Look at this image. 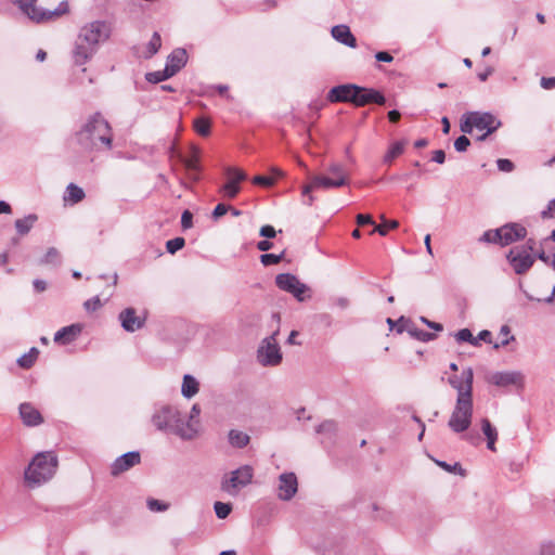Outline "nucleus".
<instances>
[{"mask_svg": "<svg viewBox=\"0 0 555 555\" xmlns=\"http://www.w3.org/2000/svg\"><path fill=\"white\" fill-rule=\"evenodd\" d=\"M385 102L386 98L378 90L358 86V92L354 100L356 106H364L371 103L384 105Z\"/></svg>", "mask_w": 555, "mask_h": 555, "instance_id": "obj_21", "label": "nucleus"}, {"mask_svg": "<svg viewBox=\"0 0 555 555\" xmlns=\"http://www.w3.org/2000/svg\"><path fill=\"white\" fill-rule=\"evenodd\" d=\"M356 221H357L358 225H360V227L366 225V224H374V220L371 215L359 214L356 217Z\"/></svg>", "mask_w": 555, "mask_h": 555, "instance_id": "obj_59", "label": "nucleus"}, {"mask_svg": "<svg viewBox=\"0 0 555 555\" xmlns=\"http://www.w3.org/2000/svg\"><path fill=\"white\" fill-rule=\"evenodd\" d=\"M77 140L86 149H112V128L108 121L100 114L95 113L89 117L86 124L77 132Z\"/></svg>", "mask_w": 555, "mask_h": 555, "instance_id": "obj_1", "label": "nucleus"}, {"mask_svg": "<svg viewBox=\"0 0 555 555\" xmlns=\"http://www.w3.org/2000/svg\"><path fill=\"white\" fill-rule=\"evenodd\" d=\"M507 260L517 274L526 273L534 263V257L525 247L512 248L507 254Z\"/></svg>", "mask_w": 555, "mask_h": 555, "instance_id": "obj_13", "label": "nucleus"}, {"mask_svg": "<svg viewBox=\"0 0 555 555\" xmlns=\"http://www.w3.org/2000/svg\"><path fill=\"white\" fill-rule=\"evenodd\" d=\"M469 145L470 141L466 135H461L454 141V149L459 153L466 152Z\"/></svg>", "mask_w": 555, "mask_h": 555, "instance_id": "obj_51", "label": "nucleus"}, {"mask_svg": "<svg viewBox=\"0 0 555 555\" xmlns=\"http://www.w3.org/2000/svg\"><path fill=\"white\" fill-rule=\"evenodd\" d=\"M399 227V222L397 220L385 221L384 224L375 225L371 231V234L378 233L382 236H385L388 232V229H396Z\"/></svg>", "mask_w": 555, "mask_h": 555, "instance_id": "obj_46", "label": "nucleus"}, {"mask_svg": "<svg viewBox=\"0 0 555 555\" xmlns=\"http://www.w3.org/2000/svg\"><path fill=\"white\" fill-rule=\"evenodd\" d=\"M254 468L250 465H243L235 470L223 476L221 480V490L229 495L235 496L241 489L251 483Z\"/></svg>", "mask_w": 555, "mask_h": 555, "instance_id": "obj_6", "label": "nucleus"}, {"mask_svg": "<svg viewBox=\"0 0 555 555\" xmlns=\"http://www.w3.org/2000/svg\"><path fill=\"white\" fill-rule=\"evenodd\" d=\"M375 59L378 61V62H385V63H390L393 61V57L390 53L386 52V51H379L375 54Z\"/></svg>", "mask_w": 555, "mask_h": 555, "instance_id": "obj_60", "label": "nucleus"}, {"mask_svg": "<svg viewBox=\"0 0 555 555\" xmlns=\"http://www.w3.org/2000/svg\"><path fill=\"white\" fill-rule=\"evenodd\" d=\"M59 459L53 451L38 452L24 472V480L30 488L48 482L55 475Z\"/></svg>", "mask_w": 555, "mask_h": 555, "instance_id": "obj_2", "label": "nucleus"}, {"mask_svg": "<svg viewBox=\"0 0 555 555\" xmlns=\"http://www.w3.org/2000/svg\"><path fill=\"white\" fill-rule=\"evenodd\" d=\"M499 230L501 235V246H507L509 244H513L517 241L525 238L527 235L526 228L516 222L506 223L499 228Z\"/></svg>", "mask_w": 555, "mask_h": 555, "instance_id": "obj_17", "label": "nucleus"}, {"mask_svg": "<svg viewBox=\"0 0 555 555\" xmlns=\"http://www.w3.org/2000/svg\"><path fill=\"white\" fill-rule=\"evenodd\" d=\"M502 122L493 114L489 112H467L463 114L460 122V129L463 133L470 134L474 129L485 131L477 140L485 141L487 137L496 131Z\"/></svg>", "mask_w": 555, "mask_h": 555, "instance_id": "obj_3", "label": "nucleus"}, {"mask_svg": "<svg viewBox=\"0 0 555 555\" xmlns=\"http://www.w3.org/2000/svg\"><path fill=\"white\" fill-rule=\"evenodd\" d=\"M259 234L266 238H273L276 235V231L272 225L267 224L260 228Z\"/></svg>", "mask_w": 555, "mask_h": 555, "instance_id": "obj_58", "label": "nucleus"}, {"mask_svg": "<svg viewBox=\"0 0 555 555\" xmlns=\"http://www.w3.org/2000/svg\"><path fill=\"white\" fill-rule=\"evenodd\" d=\"M474 401L470 398H456L454 408L448 421V427L454 434L466 433L473 421Z\"/></svg>", "mask_w": 555, "mask_h": 555, "instance_id": "obj_5", "label": "nucleus"}, {"mask_svg": "<svg viewBox=\"0 0 555 555\" xmlns=\"http://www.w3.org/2000/svg\"><path fill=\"white\" fill-rule=\"evenodd\" d=\"M141 461V455L138 451H130L118 456L111 466V474L118 476L124 472H127L131 467L138 465Z\"/></svg>", "mask_w": 555, "mask_h": 555, "instance_id": "obj_20", "label": "nucleus"}, {"mask_svg": "<svg viewBox=\"0 0 555 555\" xmlns=\"http://www.w3.org/2000/svg\"><path fill=\"white\" fill-rule=\"evenodd\" d=\"M498 169L503 172H511L514 170V164L506 158H500L496 160Z\"/></svg>", "mask_w": 555, "mask_h": 555, "instance_id": "obj_54", "label": "nucleus"}, {"mask_svg": "<svg viewBox=\"0 0 555 555\" xmlns=\"http://www.w3.org/2000/svg\"><path fill=\"white\" fill-rule=\"evenodd\" d=\"M481 430L487 439H498L496 428L490 423L488 418L481 420Z\"/></svg>", "mask_w": 555, "mask_h": 555, "instance_id": "obj_43", "label": "nucleus"}, {"mask_svg": "<svg viewBox=\"0 0 555 555\" xmlns=\"http://www.w3.org/2000/svg\"><path fill=\"white\" fill-rule=\"evenodd\" d=\"M227 182L220 188V193L227 198H234L241 191L240 182L247 179V175L238 168H225Z\"/></svg>", "mask_w": 555, "mask_h": 555, "instance_id": "obj_12", "label": "nucleus"}, {"mask_svg": "<svg viewBox=\"0 0 555 555\" xmlns=\"http://www.w3.org/2000/svg\"><path fill=\"white\" fill-rule=\"evenodd\" d=\"M185 245V240L183 237H175L172 240L167 241L166 249L169 254H176L178 250L182 249Z\"/></svg>", "mask_w": 555, "mask_h": 555, "instance_id": "obj_47", "label": "nucleus"}, {"mask_svg": "<svg viewBox=\"0 0 555 555\" xmlns=\"http://www.w3.org/2000/svg\"><path fill=\"white\" fill-rule=\"evenodd\" d=\"M111 35V27L106 22L93 21L82 26L78 33L80 41L99 50L101 43L105 42Z\"/></svg>", "mask_w": 555, "mask_h": 555, "instance_id": "obj_7", "label": "nucleus"}, {"mask_svg": "<svg viewBox=\"0 0 555 555\" xmlns=\"http://www.w3.org/2000/svg\"><path fill=\"white\" fill-rule=\"evenodd\" d=\"M331 34L333 38L340 42L341 44H345L349 48H356L357 47V39L352 35L349 26L345 24L336 25L332 28Z\"/></svg>", "mask_w": 555, "mask_h": 555, "instance_id": "obj_25", "label": "nucleus"}, {"mask_svg": "<svg viewBox=\"0 0 555 555\" xmlns=\"http://www.w3.org/2000/svg\"><path fill=\"white\" fill-rule=\"evenodd\" d=\"M455 339L459 343H469L473 346H478V339H476L470 330L462 328L455 334Z\"/></svg>", "mask_w": 555, "mask_h": 555, "instance_id": "obj_38", "label": "nucleus"}, {"mask_svg": "<svg viewBox=\"0 0 555 555\" xmlns=\"http://www.w3.org/2000/svg\"><path fill=\"white\" fill-rule=\"evenodd\" d=\"M188 56L184 49H176L167 59L166 68L169 75H176L186 63Z\"/></svg>", "mask_w": 555, "mask_h": 555, "instance_id": "obj_26", "label": "nucleus"}, {"mask_svg": "<svg viewBox=\"0 0 555 555\" xmlns=\"http://www.w3.org/2000/svg\"><path fill=\"white\" fill-rule=\"evenodd\" d=\"M433 162L437 164H443L446 160V153L442 150H436L433 152Z\"/></svg>", "mask_w": 555, "mask_h": 555, "instance_id": "obj_63", "label": "nucleus"}, {"mask_svg": "<svg viewBox=\"0 0 555 555\" xmlns=\"http://www.w3.org/2000/svg\"><path fill=\"white\" fill-rule=\"evenodd\" d=\"M162 46V39L158 33H154L151 40L146 46V51L144 52V57L150 59L154 54H156Z\"/></svg>", "mask_w": 555, "mask_h": 555, "instance_id": "obj_35", "label": "nucleus"}, {"mask_svg": "<svg viewBox=\"0 0 555 555\" xmlns=\"http://www.w3.org/2000/svg\"><path fill=\"white\" fill-rule=\"evenodd\" d=\"M337 425L334 421H324L317 427L318 434H327L328 436H332L336 433Z\"/></svg>", "mask_w": 555, "mask_h": 555, "instance_id": "obj_48", "label": "nucleus"}, {"mask_svg": "<svg viewBox=\"0 0 555 555\" xmlns=\"http://www.w3.org/2000/svg\"><path fill=\"white\" fill-rule=\"evenodd\" d=\"M37 220H38V216L36 214H29L22 219H16L14 222L16 232L20 235L28 234L30 232V230L33 229V227L35 225V223L37 222Z\"/></svg>", "mask_w": 555, "mask_h": 555, "instance_id": "obj_28", "label": "nucleus"}, {"mask_svg": "<svg viewBox=\"0 0 555 555\" xmlns=\"http://www.w3.org/2000/svg\"><path fill=\"white\" fill-rule=\"evenodd\" d=\"M275 284L281 291L292 294L298 301H305L307 298H310V295L306 296L309 287L292 273L278 274L275 276Z\"/></svg>", "mask_w": 555, "mask_h": 555, "instance_id": "obj_9", "label": "nucleus"}, {"mask_svg": "<svg viewBox=\"0 0 555 555\" xmlns=\"http://www.w3.org/2000/svg\"><path fill=\"white\" fill-rule=\"evenodd\" d=\"M408 141L406 140H401V141H397V142H393L388 152L386 153V155L384 156V162L385 163H391L395 158H397L398 156H400L403 151H404V146L406 145Z\"/></svg>", "mask_w": 555, "mask_h": 555, "instance_id": "obj_32", "label": "nucleus"}, {"mask_svg": "<svg viewBox=\"0 0 555 555\" xmlns=\"http://www.w3.org/2000/svg\"><path fill=\"white\" fill-rule=\"evenodd\" d=\"M40 264H53L57 266L61 263V255L54 247H50L46 255L39 260Z\"/></svg>", "mask_w": 555, "mask_h": 555, "instance_id": "obj_36", "label": "nucleus"}, {"mask_svg": "<svg viewBox=\"0 0 555 555\" xmlns=\"http://www.w3.org/2000/svg\"><path fill=\"white\" fill-rule=\"evenodd\" d=\"M118 319L120 321L121 327L129 333H133L144 325V319L138 317L135 314V310L133 308H126L122 310Z\"/></svg>", "mask_w": 555, "mask_h": 555, "instance_id": "obj_23", "label": "nucleus"}, {"mask_svg": "<svg viewBox=\"0 0 555 555\" xmlns=\"http://www.w3.org/2000/svg\"><path fill=\"white\" fill-rule=\"evenodd\" d=\"M198 382L196 380L195 377H193L192 375L190 374H185L183 376V382H182V387H181V392L183 395V397L190 399L192 397H194L197 392H198Z\"/></svg>", "mask_w": 555, "mask_h": 555, "instance_id": "obj_29", "label": "nucleus"}, {"mask_svg": "<svg viewBox=\"0 0 555 555\" xmlns=\"http://www.w3.org/2000/svg\"><path fill=\"white\" fill-rule=\"evenodd\" d=\"M488 382L498 387L516 386L522 388L525 376L519 371L494 372L489 376Z\"/></svg>", "mask_w": 555, "mask_h": 555, "instance_id": "obj_15", "label": "nucleus"}, {"mask_svg": "<svg viewBox=\"0 0 555 555\" xmlns=\"http://www.w3.org/2000/svg\"><path fill=\"white\" fill-rule=\"evenodd\" d=\"M36 1L37 0H14L21 11L31 21L37 23L51 20L54 16H60L66 11V7L63 8V4L54 11L40 10L35 5Z\"/></svg>", "mask_w": 555, "mask_h": 555, "instance_id": "obj_10", "label": "nucleus"}, {"mask_svg": "<svg viewBox=\"0 0 555 555\" xmlns=\"http://www.w3.org/2000/svg\"><path fill=\"white\" fill-rule=\"evenodd\" d=\"M178 410L172 406H163L155 411L152 416V423L156 429L170 433L173 421L177 418Z\"/></svg>", "mask_w": 555, "mask_h": 555, "instance_id": "obj_16", "label": "nucleus"}, {"mask_svg": "<svg viewBox=\"0 0 555 555\" xmlns=\"http://www.w3.org/2000/svg\"><path fill=\"white\" fill-rule=\"evenodd\" d=\"M279 493L280 500L289 501L298 490L297 477L294 473H283L279 476Z\"/></svg>", "mask_w": 555, "mask_h": 555, "instance_id": "obj_18", "label": "nucleus"}, {"mask_svg": "<svg viewBox=\"0 0 555 555\" xmlns=\"http://www.w3.org/2000/svg\"><path fill=\"white\" fill-rule=\"evenodd\" d=\"M285 253H281L280 255L275 254H262L260 256V261L263 266H272L279 263L284 258Z\"/></svg>", "mask_w": 555, "mask_h": 555, "instance_id": "obj_49", "label": "nucleus"}, {"mask_svg": "<svg viewBox=\"0 0 555 555\" xmlns=\"http://www.w3.org/2000/svg\"><path fill=\"white\" fill-rule=\"evenodd\" d=\"M38 354V349L33 347L27 353L17 359V364L23 369H29L34 365Z\"/></svg>", "mask_w": 555, "mask_h": 555, "instance_id": "obj_34", "label": "nucleus"}, {"mask_svg": "<svg viewBox=\"0 0 555 555\" xmlns=\"http://www.w3.org/2000/svg\"><path fill=\"white\" fill-rule=\"evenodd\" d=\"M541 87L543 89H554L555 88V77H542L541 78Z\"/></svg>", "mask_w": 555, "mask_h": 555, "instance_id": "obj_62", "label": "nucleus"}, {"mask_svg": "<svg viewBox=\"0 0 555 555\" xmlns=\"http://www.w3.org/2000/svg\"><path fill=\"white\" fill-rule=\"evenodd\" d=\"M409 334L412 337H414L421 341H424V343L430 341L436 338V335L434 333H429V332H426L424 330H418V328H410Z\"/></svg>", "mask_w": 555, "mask_h": 555, "instance_id": "obj_42", "label": "nucleus"}, {"mask_svg": "<svg viewBox=\"0 0 555 555\" xmlns=\"http://www.w3.org/2000/svg\"><path fill=\"white\" fill-rule=\"evenodd\" d=\"M214 508L217 517L220 519H224L231 513L232 505L230 503L216 502Z\"/></svg>", "mask_w": 555, "mask_h": 555, "instance_id": "obj_45", "label": "nucleus"}, {"mask_svg": "<svg viewBox=\"0 0 555 555\" xmlns=\"http://www.w3.org/2000/svg\"><path fill=\"white\" fill-rule=\"evenodd\" d=\"M83 198H85V192L80 186H78L74 183H69L67 185L66 195L64 196L65 201H68L73 204H77V203L81 202Z\"/></svg>", "mask_w": 555, "mask_h": 555, "instance_id": "obj_31", "label": "nucleus"}, {"mask_svg": "<svg viewBox=\"0 0 555 555\" xmlns=\"http://www.w3.org/2000/svg\"><path fill=\"white\" fill-rule=\"evenodd\" d=\"M181 225L184 230L193 227V215L190 210H184L181 216Z\"/></svg>", "mask_w": 555, "mask_h": 555, "instance_id": "obj_55", "label": "nucleus"}, {"mask_svg": "<svg viewBox=\"0 0 555 555\" xmlns=\"http://www.w3.org/2000/svg\"><path fill=\"white\" fill-rule=\"evenodd\" d=\"M96 52L98 50L85 43L83 41H80V39L77 37L72 50L73 62L78 66L85 65L94 56Z\"/></svg>", "mask_w": 555, "mask_h": 555, "instance_id": "obj_22", "label": "nucleus"}, {"mask_svg": "<svg viewBox=\"0 0 555 555\" xmlns=\"http://www.w3.org/2000/svg\"><path fill=\"white\" fill-rule=\"evenodd\" d=\"M194 128L199 135L206 137L210 133V121L201 117L194 120Z\"/></svg>", "mask_w": 555, "mask_h": 555, "instance_id": "obj_40", "label": "nucleus"}, {"mask_svg": "<svg viewBox=\"0 0 555 555\" xmlns=\"http://www.w3.org/2000/svg\"><path fill=\"white\" fill-rule=\"evenodd\" d=\"M278 334L279 328L266 337L257 350V360L263 366H275L282 361L281 348L276 341Z\"/></svg>", "mask_w": 555, "mask_h": 555, "instance_id": "obj_8", "label": "nucleus"}, {"mask_svg": "<svg viewBox=\"0 0 555 555\" xmlns=\"http://www.w3.org/2000/svg\"><path fill=\"white\" fill-rule=\"evenodd\" d=\"M463 439L473 446H477L480 442V437L477 433H467L463 436Z\"/></svg>", "mask_w": 555, "mask_h": 555, "instance_id": "obj_61", "label": "nucleus"}, {"mask_svg": "<svg viewBox=\"0 0 555 555\" xmlns=\"http://www.w3.org/2000/svg\"><path fill=\"white\" fill-rule=\"evenodd\" d=\"M83 307L87 311L93 312L102 307V302L99 298V296H94L91 299H88L85 301Z\"/></svg>", "mask_w": 555, "mask_h": 555, "instance_id": "obj_53", "label": "nucleus"}, {"mask_svg": "<svg viewBox=\"0 0 555 555\" xmlns=\"http://www.w3.org/2000/svg\"><path fill=\"white\" fill-rule=\"evenodd\" d=\"M357 92V85H339L328 91L327 100L332 103L351 102L354 104Z\"/></svg>", "mask_w": 555, "mask_h": 555, "instance_id": "obj_19", "label": "nucleus"}, {"mask_svg": "<svg viewBox=\"0 0 555 555\" xmlns=\"http://www.w3.org/2000/svg\"><path fill=\"white\" fill-rule=\"evenodd\" d=\"M435 463L448 473H454V474H459L461 476H465V470L462 468L460 463H454L453 465H451L444 461H439V460H435Z\"/></svg>", "mask_w": 555, "mask_h": 555, "instance_id": "obj_41", "label": "nucleus"}, {"mask_svg": "<svg viewBox=\"0 0 555 555\" xmlns=\"http://www.w3.org/2000/svg\"><path fill=\"white\" fill-rule=\"evenodd\" d=\"M449 385L456 390L457 397L465 398L473 397V383L474 371L472 367H466L461 372V375H452L448 378Z\"/></svg>", "mask_w": 555, "mask_h": 555, "instance_id": "obj_11", "label": "nucleus"}, {"mask_svg": "<svg viewBox=\"0 0 555 555\" xmlns=\"http://www.w3.org/2000/svg\"><path fill=\"white\" fill-rule=\"evenodd\" d=\"M275 178L266 176H256L253 178V183L264 188H270L274 184Z\"/></svg>", "mask_w": 555, "mask_h": 555, "instance_id": "obj_52", "label": "nucleus"}, {"mask_svg": "<svg viewBox=\"0 0 555 555\" xmlns=\"http://www.w3.org/2000/svg\"><path fill=\"white\" fill-rule=\"evenodd\" d=\"M170 77H172V76L169 75V72H167L166 67L163 70L147 73L145 76L146 80L152 83H158V82L164 81Z\"/></svg>", "mask_w": 555, "mask_h": 555, "instance_id": "obj_39", "label": "nucleus"}, {"mask_svg": "<svg viewBox=\"0 0 555 555\" xmlns=\"http://www.w3.org/2000/svg\"><path fill=\"white\" fill-rule=\"evenodd\" d=\"M228 439H229V443L233 448H237V449H242V448L246 447L250 441V437L246 433H243V431L236 430V429H231L229 431Z\"/></svg>", "mask_w": 555, "mask_h": 555, "instance_id": "obj_30", "label": "nucleus"}, {"mask_svg": "<svg viewBox=\"0 0 555 555\" xmlns=\"http://www.w3.org/2000/svg\"><path fill=\"white\" fill-rule=\"evenodd\" d=\"M147 507L152 512H165L169 508V504L164 503L156 499H149L147 500Z\"/></svg>", "mask_w": 555, "mask_h": 555, "instance_id": "obj_50", "label": "nucleus"}, {"mask_svg": "<svg viewBox=\"0 0 555 555\" xmlns=\"http://www.w3.org/2000/svg\"><path fill=\"white\" fill-rule=\"evenodd\" d=\"M500 240H501V235H500V230L499 228L498 229H494V230H488L486 231L480 237H479V242L480 243H488V244H499L500 245Z\"/></svg>", "mask_w": 555, "mask_h": 555, "instance_id": "obj_37", "label": "nucleus"}, {"mask_svg": "<svg viewBox=\"0 0 555 555\" xmlns=\"http://www.w3.org/2000/svg\"><path fill=\"white\" fill-rule=\"evenodd\" d=\"M230 209V206L225 204H218L215 209L212 210V218L219 219L220 217L224 216Z\"/></svg>", "mask_w": 555, "mask_h": 555, "instance_id": "obj_57", "label": "nucleus"}, {"mask_svg": "<svg viewBox=\"0 0 555 555\" xmlns=\"http://www.w3.org/2000/svg\"><path fill=\"white\" fill-rule=\"evenodd\" d=\"M511 328L508 325H502L500 328V335H505V338H503L500 343H496L493 345L494 349H499L501 347L507 346L512 340L515 339V336L509 335Z\"/></svg>", "mask_w": 555, "mask_h": 555, "instance_id": "obj_44", "label": "nucleus"}, {"mask_svg": "<svg viewBox=\"0 0 555 555\" xmlns=\"http://www.w3.org/2000/svg\"><path fill=\"white\" fill-rule=\"evenodd\" d=\"M540 555H555V543L551 541L543 542L540 547Z\"/></svg>", "mask_w": 555, "mask_h": 555, "instance_id": "obj_56", "label": "nucleus"}, {"mask_svg": "<svg viewBox=\"0 0 555 555\" xmlns=\"http://www.w3.org/2000/svg\"><path fill=\"white\" fill-rule=\"evenodd\" d=\"M555 215V199L551 201L547 209L542 211V218H550Z\"/></svg>", "mask_w": 555, "mask_h": 555, "instance_id": "obj_64", "label": "nucleus"}, {"mask_svg": "<svg viewBox=\"0 0 555 555\" xmlns=\"http://www.w3.org/2000/svg\"><path fill=\"white\" fill-rule=\"evenodd\" d=\"M80 332L81 326L79 324L62 327L54 334V341L60 345H67L74 341Z\"/></svg>", "mask_w": 555, "mask_h": 555, "instance_id": "obj_27", "label": "nucleus"}, {"mask_svg": "<svg viewBox=\"0 0 555 555\" xmlns=\"http://www.w3.org/2000/svg\"><path fill=\"white\" fill-rule=\"evenodd\" d=\"M170 433L179 436L183 440H193L199 433V421H189L181 417L177 412V418L173 421Z\"/></svg>", "mask_w": 555, "mask_h": 555, "instance_id": "obj_14", "label": "nucleus"}, {"mask_svg": "<svg viewBox=\"0 0 555 555\" xmlns=\"http://www.w3.org/2000/svg\"><path fill=\"white\" fill-rule=\"evenodd\" d=\"M327 172L331 175H335V178H331L326 175H317L311 177L310 183L306 184L302 188V195L307 196L308 199L306 202L307 205H312L313 196L310 194L315 189H336L344 186L348 183L347 172L343 165L340 164H332L327 168Z\"/></svg>", "mask_w": 555, "mask_h": 555, "instance_id": "obj_4", "label": "nucleus"}, {"mask_svg": "<svg viewBox=\"0 0 555 555\" xmlns=\"http://www.w3.org/2000/svg\"><path fill=\"white\" fill-rule=\"evenodd\" d=\"M180 162L185 166L188 170H197L198 169V151L195 147H192L190 156L179 155Z\"/></svg>", "mask_w": 555, "mask_h": 555, "instance_id": "obj_33", "label": "nucleus"}, {"mask_svg": "<svg viewBox=\"0 0 555 555\" xmlns=\"http://www.w3.org/2000/svg\"><path fill=\"white\" fill-rule=\"evenodd\" d=\"M18 410L21 418L26 426H38L43 423L40 412L31 403H22Z\"/></svg>", "mask_w": 555, "mask_h": 555, "instance_id": "obj_24", "label": "nucleus"}]
</instances>
